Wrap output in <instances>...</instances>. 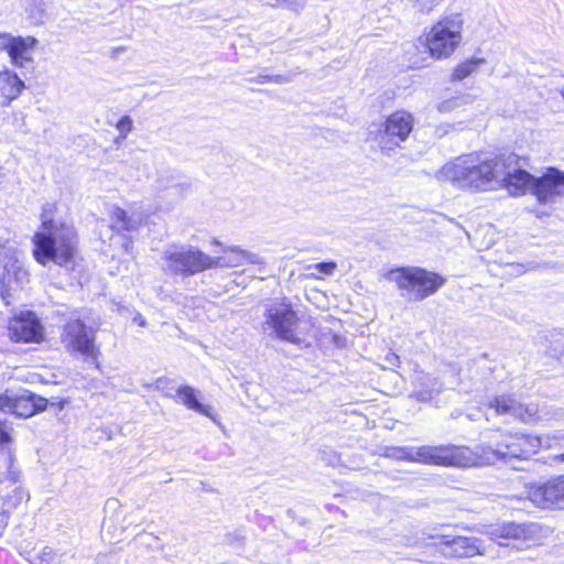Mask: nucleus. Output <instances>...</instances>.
I'll return each instance as SVG.
<instances>
[{"instance_id":"obj_1","label":"nucleus","mask_w":564,"mask_h":564,"mask_svg":"<svg viewBox=\"0 0 564 564\" xmlns=\"http://www.w3.org/2000/svg\"><path fill=\"white\" fill-rule=\"evenodd\" d=\"M518 155L500 154L490 159L469 153L446 163L438 172V178L451 182L455 187L482 192L497 187L510 193Z\"/></svg>"},{"instance_id":"obj_2","label":"nucleus","mask_w":564,"mask_h":564,"mask_svg":"<svg viewBox=\"0 0 564 564\" xmlns=\"http://www.w3.org/2000/svg\"><path fill=\"white\" fill-rule=\"evenodd\" d=\"M55 210L56 206L52 203H46L42 207V229L33 237V254L43 265L54 262L59 267L73 269L77 254V234L72 224L53 219Z\"/></svg>"},{"instance_id":"obj_3","label":"nucleus","mask_w":564,"mask_h":564,"mask_svg":"<svg viewBox=\"0 0 564 564\" xmlns=\"http://www.w3.org/2000/svg\"><path fill=\"white\" fill-rule=\"evenodd\" d=\"M510 195L531 193L540 204H553L564 196V171L549 166L540 176L525 171V160L518 156Z\"/></svg>"},{"instance_id":"obj_4","label":"nucleus","mask_w":564,"mask_h":564,"mask_svg":"<svg viewBox=\"0 0 564 564\" xmlns=\"http://www.w3.org/2000/svg\"><path fill=\"white\" fill-rule=\"evenodd\" d=\"M387 278L397 284L401 297L408 302L425 300L436 293L445 282L440 274L417 267L392 269Z\"/></svg>"},{"instance_id":"obj_5","label":"nucleus","mask_w":564,"mask_h":564,"mask_svg":"<svg viewBox=\"0 0 564 564\" xmlns=\"http://www.w3.org/2000/svg\"><path fill=\"white\" fill-rule=\"evenodd\" d=\"M560 438L561 436L558 435L534 436L517 433L505 436V438L497 444L496 448L491 445L482 444L480 445V449L482 454L492 455V459L495 460L512 464L513 460L529 459L542 447L551 448L553 442Z\"/></svg>"},{"instance_id":"obj_6","label":"nucleus","mask_w":564,"mask_h":564,"mask_svg":"<svg viewBox=\"0 0 564 564\" xmlns=\"http://www.w3.org/2000/svg\"><path fill=\"white\" fill-rule=\"evenodd\" d=\"M382 456L438 466H464L466 458L455 446H388Z\"/></svg>"},{"instance_id":"obj_7","label":"nucleus","mask_w":564,"mask_h":564,"mask_svg":"<svg viewBox=\"0 0 564 564\" xmlns=\"http://www.w3.org/2000/svg\"><path fill=\"white\" fill-rule=\"evenodd\" d=\"M162 260L164 272L186 278L209 270L212 256L189 245H171L162 252Z\"/></svg>"},{"instance_id":"obj_8","label":"nucleus","mask_w":564,"mask_h":564,"mask_svg":"<svg viewBox=\"0 0 564 564\" xmlns=\"http://www.w3.org/2000/svg\"><path fill=\"white\" fill-rule=\"evenodd\" d=\"M263 316L264 325L279 339L294 345L301 344L302 339L295 333L300 318L286 297H275L265 303Z\"/></svg>"},{"instance_id":"obj_9","label":"nucleus","mask_w":564,"mask_h":564,"mask_svg":"<svg viewBox=\"0 0 564 564\" xmlns=\"http://www.w3.org/2000/svg\"><path fill=\"white\" fill-rule=\"evenodd\" d=\"M463 20L452 14L434 24L426 37V47L432 57H448L462 41Z\"/></svg>"},{"instance_id":"obj_10","label":"nucleus","mask_w":564,"mask_h":564,"mask_svg":"<svg viewBox=\"0 0 564 564\" xmlns=\"http://www.w3.org/2000/svg\"><path fill=\"white\" fill-rule=\"evenodd\" d=\"M48 406V399L26 389L7 388L0 394V411L18 417H31Z\"/></svg>"},{"instance_id":"obj_11","label":"nucleus","mask_w":564,"mask_h":564,"mask_svg":"<svg viewBox=\"0 0 564 564\" xmlns=\"http://www.w3.org/2000/svg\"><path fill=\"white\" fill-rule=\"evenodd\" d=\"M61 343L70 355L78 354L85 358H97L95 332L79 318H72L64 324Z\"/></svg>"},{"instance_id":"obj_12","label":"nucleus","mask_w":564,"mask_h":564,"mask_svg":"<svg viewBox=\"0 0 564 564\" xmlns=\"http://www.w3.org/2000/svg\"><path fill=\"white\" fill-rule=\"evenodd\" d=\"M414 119L406 111H395L387 117L383 128L378 130L376 140L381 152L386 155L405 141L413 130Z\"/></svg>"},{"instance_id":"obj_13","label":"nucleus","mask_w":564,"mask_h":564,"mask_svg":"<svg viewBox=\"0 0 564 564\" xmlns=\"http://www.w3.org/2000/svg\"><path fill=\"white\" fill-rule=\"evenodd\" d=\"M488 409H494L496 415H507L522 423L530 424L538 420V405L522 404L508 394L496 395L487 403Z\"/></svg>"},{"instance_id":"obj_14","label":"nucleus","mask_w":564,"mask_h":564,"mask_svg":"<svg viewBox=\"0 0 564 564\" xmlns=\"http://www.w3.org/2000/svg\"><path fill=\"white\" fill-rule=\"evenodd\" d=\"M540 531V524L534 522H503L501 524L490 525L486 533L491 541L497 542L501 546H508V543L500 540L533 541L539 536Z\"/></svg>"},{"instance_id":"obj_15","label":"nucleus","mask_w":564,"mask_h":564,"mask_svg":"<svg viewBox=\"0 0 564 564\" xmlns=\"http://www.w3.org/2000/svg\"><path fill=\"white\" fill-rule=\"evenodd\" d=\"M528 498L540 508L564 509V475L532 486L528 491Z\"/></svg>"},{"instance_id":"obj_16","label":"nucleus","mask_w":564,"mask_h":564,"mask_svg":"<svg viewBox=\"0 0 564 564\" xmlns=\"http://www.w3.org/2000/svg\"><path fill=\"white\" fill-rule=\"evenodd\" d=\"M2 40L0 48L10 56L11 63L17 67H26L33 62L32 52L37 44L33 36H13L11 34L0 35Z\"/></svg>"},{"instance_id":"obj_17","label":"nucleus","mask_w":564,"mask_h":564,"mask_svg":"<svg viewBox=\"0 0 564 564\" xmlns=\"http://www.w3.org/2000/svg\"><path fill=\"white\" fill-rule=\"evenodd\" d=\"M436 546L438 552L446 557L466 558L484 554L480 541L476 538L442 535Z\"/></svg>"},{"instance_id":"obj_18","label":"nucleus","mask_w":564,"mask_h":564,"mask_svg":"<svg viewBox=\"0 0 564 564\" xmlns=\"http://www.w3.org/2000/svg\"><path fill=\"white\" fill-rule=\"evenodd\" d=\"M10 441L6 424L0 421V486L6 487V489L17 485L20 478V471L14 466Z\"/></svg>"},{"instance_id":"obj_19","label":"nucleus","mask_w":564,"mask_h":564,"mask_svg":"<svg viewBox=\"0 0 564 564\" xmlns=\"http://www.w3.org/2000/svg\"><path fill=\"white\" fill-rule=\"evenodd\" d=\"M224 256L212 257L210 269L216 268H236L251 264H263L262 257L258 253L249 252L239 248L238 246L226 247L223 249Z\"/></svg>"},{"instance_id":"obj_20","label":"nucleus","mask_w":564,"mask_h":564,"mask_svg":"<svg viewBox=\"0 0 564 564\" xmlns=\"http://www.w3.org/2000/svg\"><path fill=\"white\" fill-rule=\"evenodd\" d=\"M28 280V272L18 261L9 262L4 265L3 273L0 275V296L10 304L11 290L13 285H19Z\"/></svg>"},{"instance_id":"obj_21","label":"nucleus","mask_w":564,"mask_h":564,"mask_svg":"<svg viewBox=\"0 0 564 564\" xmlns=\"http://www.w3.org/2000/svg\"><path fill=\"white\" fill-rule=\"evenodd\" d=\"M11 338L15 341H37L41 338V325L34 317L15 318L9 327Z\"/></svg>"},{"instance_id":"obj_22","label":"nucleus","mask_w":564,"mask_h":564,"mask_svg":"<svg viewBox=\"0 0 564 564\" xmlns=\"http://www.w3.org/2000/svg\"><path fill=\"white\" fill-rule=\"evenodd\" d=\"M6 487L0 488V535L9 523L10 514L24 499L23 490L18 486H11V490L3 492Z\"/></svg>"},{"instance_id":"obj_23","label":"nucleus","mask_w":564,"mask_h":564,"mask_svg":"<svg viewBox=\"0 0 564 564\" xmlns=\"http://www.w3.org/2000/svg\"><path fill=\"white\" fill-rule=\"evenodd\" d=\"M175 399H177L187 409L193 410L199 414H203L212 419L213 421L216 420L215 416L213 415L212 408L198 401L196 390L194 388L189 386L178 387L176 389Z\"/></svg>"},{"instance_id":"obj_24","label":"nucleus","mask_w":564,"mask_h":564,"mask_svg":"<svg viewBox=\"0 0 564 564\" xmlns=\"http://www.w3.org/2000/svg\"><path fill=\"white\" fill-rule=\"evenodd\" d=\"M112 228L117 231H137L143 223V216L140 213L130 215L120 207H115L111 212Z\"/></svg>"},{"instance_id":"obj_25","label":"nucleus","mask_w":564,"mask_h":564,"mask_svg":"<svg viewBox=\"0 0 564 564\" xmlns=\"http://www.w3.org/2000/svg\"><path fill=\"white\" fill-rule=\"evenodd\" d=\"M25 88L24 82L13 72L0 73V93L7 99V105L17 99Z\"/></svg>"},{"instance_id":"obj_26","label":"nucleus","mask_w":564,"mask_h":564,"mask_svg":"<svg viewBox=\"0 0 564 564\" xmlns=\"http://www.w3.org/2000/svg\"><path fill=\"white\" fill-rule=\"evenodd\" d=\"M443 390V383L435 377L424 375L419 378V389L413 391L412 397L420 402L432 401Z\"/></svg>"},{"instance_id":"obj_27","label":"nucleus","mask_w":564,"mask_h":564,"mask_svg":"<svg viewBox=\"0 0 564 564\" xmlns=\"http://www.w3.org/2000/svg\"><path fill=\"white\" fill-rule=\"evenodd\" d=\"M484 63V58H471L462 63L454 69L452 75L453 80H463L473 74L478 68V66Z\"/></svg>"},{"instance_id":"obj_28","label":"nucleus","mask_w":564,"mask_h":564,"mask_svg":"<svg viewBox=\"0 0 564 564\" xmlns=\"http://www.w3.org/2000/svg\"><path fill=\"white\" fill-rule=\"evenodd\" d=\"M469 95H462L446 99L437 105L440 112H449L470 101Z\"/></svg>"},{"instance_id":"obj_29","label":"nucleus","mask_w":564,"mask_h":564,"mask_svg":"<svg viewBox=\"0 0 564 564\" xmlns=\"http://www.w3.org/2000/svg\"><path fill=\"white\" fill-rule=\"evenodd\" d=\"M61 555H57L52 547L44 546L36 555L32 564H59Z\"/></svg>"},{"instance_id":"obj_30","label":"nucleus","mask_w":564,"mask_h":564,"mask_svg":"<svg viewBox=\"0 0 564 564\" xmlns=\"http://www.w3.org/2000/svg\"><path fill=\"white\" fill-rule=\"evenodd\" d=\"M292 80V76L289 75H259L256 78H251L250 82L257 84H265V83H275V84H286Z\"/></svg>"},{"instance_id":"obj_31","label":"nucleus","mask_w":564,"mask_h":564,"mask_svg":"<svg viewBox=\"0 0 564 564\" xmlns=\"http://www.w3.org/2000/svg\"><path fill=\"white\" fill-rule=\"evenodd\" d=\"M117 129L120 133L121 139H126L127 135L132 131L133 122L130 116H123L117 123Z\"/></svg>"},{"instance_id":"obj_32","label":"nucleus","mask_w":564,"mask_h":564,"mask_svg":"<svg viewBox=\"0 0 564 564\" xmlns=\"http://www.w3.org/2000/svg\"><path fill=\"white\" fill-rule=\"evenodd\" d=\"M68 403L66 399H62L58 397H53L48 400V406L52 411H54V414L57 415Z\"/></svg>"},{"instance_id":"obj_33","label":"nucleus","mask_w":564,"mask_h":564,"mask_svg":"<svg viewBox=\"0 0 564 564\" xmlns=\"http://www.w3.org/2000/svg\"><path fill=\"white\" fill-rule=\"evenodd\" d=\"M315 268L319 273L330 275L334 273L337 265L335 262L328 261V262H319L315 265Z\"/></svg>"},{"instance_id":"obj_34","label":"nucleus","mask_w":564,"mask_h":564,"mask_svg":"<svg viewBox=\"0 0 564 564\" xmlns=\"http://www.w3.org/2000/svg\"><path fill=\"white\" fill-rule=\"evenodd\" d=\"M167 383H169L167 379L159 378L155 381V389L159 391H163L165 397L175 399V394H173L170 390H167V388H166Z\"/></svg>"},{"instance_id":"obj_35","label":"nucleus","mask_w":564,"mask_h":564,"mask_svg":"<svg viewBox=\"0 0 564 564\" xmlns=\"http://www.w3.org/2000/svg\"><path fill=\"white\" fill-rule=\"evenodd\" d=\"M417 3L422 11L430 12L438 4V0H417Z\"/></svg>"},{"instance_id":"obj_36","label":"nucleus","mask_w":564,"mask_h":564,"mask_svg":"<svg viewBox=\"0 0 564 564\" xmlns=\"http://www.w3.org/2000/svg\"><path fill=\"white\" fill-rule=\"evenodd\" d=\"M384 360L388 362L389 367H394L399 365V356L394 352H388Z\"/></svg>"},{"instance_id":"obj_37","label":"nucleus","mask_w":564,"mask_h":564,"mask_svg":"<svg viewBox=\"0 0 564 564\" xmlns=\"http://www.w3.org/2000/svg\"><path fill=\"white\" fill-rule=\"evenodd\" d=\"M478 412H474V413H468L466 416L469 421H476L478 419Z\"/></svg>"},{"instance_id":"obj_38","label":"nucleus","mask_w":564,"mask_h":564,"mask_svg":"<svg viewBox=\"0 0 564 564\" xmlns=\"http://www.w3.org/2000/svg\"><path fill=\"white\" fill-rule=\"evenodd\" d=\"M275 4L286 3L290 4L292 0H273Z\"/></svg>"},{"instance_id":"obj_39","label":"nucleus","mask_w":564,"mask_h":564,"mask_svg":"<svg viewBox=\"0 0 564 564\" xmlns=\"http://www.w3.org/2000/svg\"><path fill=\"white\" fill-rule=\"evenodd\" d=\"M556 459H558L560 462H564V453L557 455Z\"/></svg>"},{"instance_id":"obj_40","label":"nucleus","mask_w":564,"mask_h":564,"mask_svg":"<svg viewBox=\"0 0 564 564\" xmlns=\"http://www.w3.org/2000/svg\"><path fill=\"white\" fill-rule=\"evenodd\" d=\"M213 243H214V245H216V246H220V242H219V241H217V240H214V242H213Z\"/></svg>"},{"instance_id":"obj_41","label":"nucleus","mask_w":564,"mask_h":564,"mask_svg":"<svg viewBox=\"0 0 564 564\" xmlns=\"http://www.w3.org/2000/svg\"><path fill=\"white\" fill-rule=\"evenodd\" d=\"M139 324H140L141 326H144L145 322H144V321H139Z\"/></svg>"},{"instance_id":"obj_42","label":"nucleus","mask_w":564,"mask_h":564,"mask_svg":"<svg viewBox=\"0 0 564 564\" xmlns=\"http://www.w3.org/2000/svg\"><path fill=\"white\" fill-rule=\"evenodd\" d=\"M139 324H140L141 326H144L145 322H144V321H139Z\"/></svg>"},{"instance_id":"obj_43","label":"nucleus","mask_w":564,"mask_h":564,"mask_svg":"<svg viewBox=\"0 0 564 564\" xmlns=\"http://www.w3.org/2000/svg\"><path fill=\"white\" fill-rule=\"evenodd\" d=\"M485 419H486V421H489V416L486 413H485Z\"/></svg>"}]
</instances>
